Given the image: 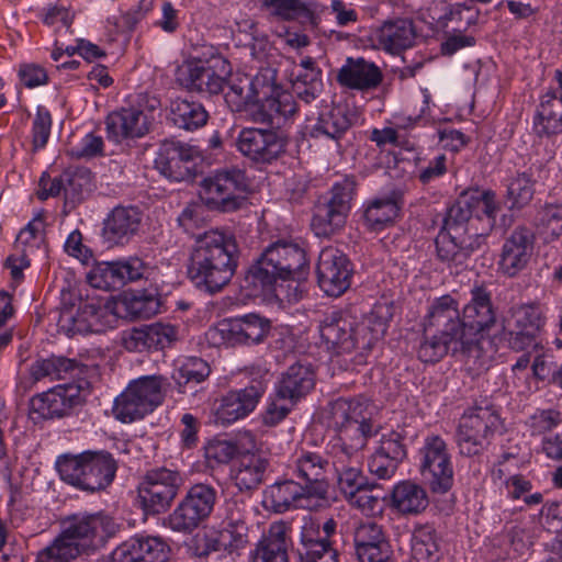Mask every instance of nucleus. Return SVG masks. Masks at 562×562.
<instances>
[{"label":"nucleus","mask_w":562,"mask_h":562,"mask_svg":"<svg viewBox=\"0 0 562 562\" xmlns=\"http://www.w3.org/2000/svg\"><path fill=\"white\" fill-rule=\"evenodd\" d=\"M114 314L109 307L92 303H81L75 306L64 307L57 321L58 330L68 337L75 335L99 334L113 327Z\"/></svg>","instance_id":"17"},{"label":"nucleus","mask_w":562,"mask_h":562,"mask_svg":"<svg viewBox=\"0 0 562 562\" xmlns=\"http://www.w3.org/2000/svg\"><path fill=\"white\" fill-rule=\"evenodd\" d=\"M238 246L233 234L210 229L195 237L188 276L194 284L210 293L227 285L237 267Z\"/></svg>","instance_id":"2"},{"label":"nucleus","mask_w":562,"mask_h":562,"mask_svg":"<svg viewBox=\"0 0 562 562\" xmlns=\"http://www.w3.org/2000/svg\"><path fill=\"white\" fill-rule=\"evenodd\" d=\"M328 467V461L319 453L307 450L296 451L290 463L293 475L304 482L310 497L317 498L323 505L328 502L329 485L325 479Z\"/></svg>","instance_id":"28"},{"label":"nucleus","mask_w":562,"mask_h":562,"mask_svg":"<svg viewBox=\"0 0 562 562\" xmlns=\"http://www.w3.org/2000/svg\"><path fill=\"white\" fill-rule=\"evenodd\" d=\"M286 528L282 522L272 524L268 533L251 552L252 562H289Z\"/></svg>","instance_id":"45"},{"label":"nucleus","mask_w":562,"mask_h":562,"mask_svg":"<svg viewBox=\"0 0 562 562\" xmlns=\"http://www.w3.org/2000/svg\"><path fill=\"white\" fill-rule=\"evenodd\" d=\"M337 522L329 518L321 524L312 517H304L300 532L297 553L301 562H338V552L333 547Z\"/></svg>","instance_id":"18"},{"label":"nucleus","mask_w":562,"mask_h":562,"mask_svg":"<svg viewBox=\"0 0 562 562\" xmlns=\"http://www.w3.org/2000/svg\"><path fill=\"white\" fill-rule=\"evenodd\" d=\"M211 373V368L206 361L198 357H188L178 360L172 378L176 383L182 387L187 384H199L203 382Z\"/></svg>","instance_id":"53"},{"label":"nucleus","mask_w":562,"mask_h":562,"mask_svg":"<svg viewBox=\"0 0 562 562\" xmlns=\"http://www.w3.org/2000/svg\"><path fill=\"white\" fill-rule=\"evenodd\" d=\"M391 317V307L386 304L374 305L360 323L348 313L331 312L319 323V336L333 357L350 356L345 363L347 370L350 364L366 362L373 345L384 336Z\"/></svg>","instance_id":"1"},{"label":"nucleus","mask_w":562,"mask_h":562,"mask_svg":"<svg viewBox=\"0 0 562 562\" xmlns=\"http://www.w3.org/2000/svg\"><path fill=\"white\" fill-rule=\"evenodd\" d=\"M460 349L456 342L430 330L424 329V338L418 347V358L423 362H436L446 356L449 349Z\"/></svg>","instance_id":"54"},{"label":"nucleus","mask_w":562,"mask_h":562,"mask_svg":"<svg viewBox=\"0 0 562 562\" xmlns=\"http://www.w3.org/2000/svg\"><path fill=\"white\" fill-rule=\"evenodd\" d=\"M535 194V182L526 172L513 178L507 188V198L512 209H521L529 204Z\"/></svg>","instance_id":"57"},{"label":"nucleus","mask_w":562,"mask_h":562,"mask_svg":"<svg viewBox=\"0 0 562 562\" xmlns=\"http://www.w3.org/2000/svg\"><path fill=\"white\" fill-rule=\"evenodd\" d=\"M347 502L366 516H375L383 513L382 497L369 486L360 488V491L347 498Z\"/></svg>","instance_id":"61"},{"label":"nucleus","mask_w":562,"mask_h":562,"mask_svg":"<svg viewBox=\"0 0 562 562\" xmlns=\"http://www.w3.org/2000/svg\"><path fill=\"white\" fill-rule=\"evenodd\" d=\"M462 321L469 346L477 342L496 323V313L491 292L475 285L470 291V300L462 308Z\"/></svg>","instance_id":"27"},{"label":"nucleus","mask_w":562,"mask_h":562,"mask_svg":"<svg viewBox=\"0 0 562 562\" xmlns=\"http://www.w3.org/2000/svg\"><path fill=\"white\" fill-rule=\"evenodd\" d=\"M412 555L417 562H435L439 558V543L432 526L424 525L414 529L411 539Z\"/></svg>","instance_id":"50"},{"label":"nucleus","mask_w":562,"mask_h":562,"mask_svg":"<svg viewBox=\"0 0 562 562\" xmlns=\"http://www.w3.org/2000/svg\"><path fill=\"white\" fill-rule=\"evenodd\" d=\"M481 243L479 229L470 233V228L459 222L449 211L435 240L438 258L449 267L457 269L465 265Z\"/></svg>","instance_id":"11"},{"label":"nucleus","mask_w":562,"mask_h":562,"mask_svg":"<svg viewBox=\"0 0 562 562\" xmlns=\"http://www.w3.org/2000/svg\"><path fill=\"white\" fill-rule=\"evenodd\" d=\"M382 543L389 542L380 525L371 520L362 521L358 525L355 530L356 552L363 549L382 547Z\"/></svg>","instance_id":"60"},{"label":"nucleus","mask_w":562,"mask_h":562,"mask_svg":"<svg viewBox=\"0 0 562 562\" xmlns=\"http://www.w3.org/2000/svg\"><path fill=\"white\" fill-rule=\"evenodd\" d=\"M352 192V183L342 180L331 187L329 196L316 203L311 227L317 237L329 238L344 228L350 211Z\"/></svg>","instance_id":"10"},{"label":"nucleus","mask_w":562,"mask_h":562,"mask_svg":"<svg viewBox=\"0 0 562 562\" xmlns=\"http://www.w3.org/2000/svg\"><path fill=\"white\" fill-rule=\"evenodd\" d=\"M532 128L540 137L562 133V106L555 100L542 95L533 115Z\"/></svg>","instance_id":"49"},{"label":"nucleus","mask_w":562,"mask_h":562,"mask_svg":"<svg viewBox=\"0 0 562 562\" xmlns=\"http://www.w3.org/2000/svg\"><path fill=\"white\" fill-rule=\"evenodd\" d=\"M247 514L241 504L228 502L221 529L209 540V548L239 555L249 542Z\"/></svg>","instance_id":"25"},{"label":"nucleus","mask_w":562,"mask_h":562,"mask_svg":"<svg viewBox=\"0 0 562 562\" xmlns=\"http://www.w3.org/2000/svg\"><path fill=\"white\" fill-rule=\"evenodd\" d=\"M196 155V150L182 143H166L162 145L156 166L166 177L180 180L189 175L187 166Z\"/></svg>","instance_id":"42"},{"label":"nucleus","mask_w":562,"mask_h":562,"mask_svg":"<svg viewBox=\"0 0 562 562\" xmlns=\"http://www.w3.org/2000/svg\"><path fill=\"white\" fill-rule=\"evenodd\" d=\"M269 76L259 74L255 77L237 74L227 83V91L224 99L233 112L243 113L252 122V112H256L263 90L269 88L267 81Z\"/></svg>","instance_id":"30"},{"label":"nucleus","mask_w":562,"mask_h":562,"mask_svg":"<svg viewBox=\"0 0 562 562\" xmlns=\"http://www.w3.org/2000/svg\"><path fill=\"white\" fill-rule=\"evenodd\" d=\"M294 404L290 401L281 398L274 393L267 404L266 409L261 414V422L267 427L279 425L292 411Z\"/></svg>","instance_id":"64"},{"label":"nucleus","mask_w":562,"mask_h":562,"mask_svg":"<svg viewBox=\"0 0 562 562\" xmlns=\"http://www.w3.org/2000/svg\"><path fill=\"white\" fill-rule=\"evenodd\" d=\"M308 268L306 252L299 244L279 240L249 268L246 280L256 289L269 292L278 280H305Z\"/></svg>","instance_id":"3"},{"label":"nucleus","mask_w":562,"mask_h":562,"mask_svg":"<svg viewBox=\"0 0 562 562\" xmlns=\"http://www.w3.org/2000/svg\"><path fill=\"white\" fill-rule=\"evenodd\" d=\"M78 402L79 389L77 385H57L31 400L30 416L34 420L61 417Z\"/></svg>","instance_id":"32"},{"label":"nucleus","mask_w":562,"mask_h":562,"mask_svg":"<svg viewBox=\"0 0 562 562\" xmlns=\"http://www.w3.org/2000/svg\"><path fill=\"white\" fill-rule=\"evenodd\" d=\"M75 361L64 357H50L34 361L29 369L31 385L48 379L49 381L61 380L75 369Z\"/></svg>","instance_id":"51"},{"label":"nucleus","mask_w":562,"mask_h":562,"mask_svg":"<svg viewBox=\"0 0 562 562\" xmlns=\"http://www.w3.org/2000/svg\"><path fill=\"white\" fill-rule=\"evenodd\" d=\"M357 114L347 104H336L322 113L311 131L313 137L338 140L355 123Z\"/></svg>","instance_id":"43"},{"label":"nucleus","mask_w":562,"mask_h":562,"mask_svg":"<svg viewBox=\"0 0 562 562\" xmlns=\"http://www.w3.org/2000/svg\"><path fill=\"white\" fill-rule=\"evenodd\" d=\"M315 384L312 368L303 363H294L281 374L276 384V394L290 403H295L311 392Z\"/></svg>","instance_id":"41"},{"label":"nucleus","mask_w":562,"mask_h":562,"mask_svg":"<svg viewBox=\"0 0 562 562\" xmlns=\"http://www.w3.org/2000/svg\"><path fill=\"white\" fill-rule=\"evenodd\" d=\"M266 390L262 381H252L244 389L227 392L213 408V423L229 426L247 417L255 411Z\"/></svg>","instance_id":"23"},{"label":"nucleus","mask_w":562,"mask_h":562,"mask_svg":"<svg viewBox=\"0 0 562 562\" xmlns=\"http://www.w3.org/2000/svg\"><path fill=\"white\" fill-rule=\"evenodd\" d=\"M402 204V194L397 191L369 200L363 205L364 226L372 232H380L391 226L400 216Z\"/></svg>","instance_id":"40"},{"label":"nucleus","mask_w":562,"mask_h":562,"mask_svg":"<svg viewBox=\"0 0 562 562\" xmlns=\"http://www.w3.org/2000/svg\"><path fill=\"white\" fill-rule=\"evenodd\" d=\"M142 213L134 206L114 207L103 224V237L111 245H124L135 236L142 224Z\"/></svg>","instance_id":"36"},{"label":"nucleus","mask_w":562,"mask_h":562,"mask_svg":"<svg viewBox=\"0 0 562 562\" xmlns=\"http://www.w3.org/2000/svg\"><path fill=\"white\" fill-rule=\"evenodd\" d=\"M182 479L167 468L149 470L137 487L138 503L147 515L165 513L177 497Z\"/></svg>","instance_id":"13"},{"label":"nucleus","mask_w":562,"mask_h":562,"mask_svg":"<svg viewBox=\"0 0 562 562\" xmlns=\"http://www.w3.org/2000/svg\"><path fill=\"white\" fill-rule=\"evenodd\" d=\"M333 465L338 476V487L346 499L367 486L360 470L359 450L334 447Z\"/></svg>","instance_id":"38"},{"label":"nucleus","mask_w":562,"mask_h":562,"mask_svg":"<svg viewBox=\"0 0 562 562\" xmlns=\"http://www.w3.org/2000/svg\"><path fill=\"white\" fill-rule=\"evenodd\" d=\"M60 479L82 491L108 487L115 477L117 464L108 451L87 450L77 456H63L56 462Z\"/></svg>","instance_id":"4"},{"label":"nucleus","mask_w":562,"mask_h":562,"mask_svg":"<svg viewBox=\"0 0 562 562\" xmlns=\"http://www.w3.org/2000/svg\"><path fill=\"white\" fill-rule=\"evenodd\" d=\"M501 427L498 411L488 401L468 408L461 416L457 429L460 453L468 457L481 453Z\"/></svg>","instance_id":"5"},{"label":"nucleus","mask_w":562,"mask_h":562,"mask_svg":"<svg viewBox=\"0 0 562 562\" xmlns=\"http://www.w3.org/2000/svg\"><path fill=\"white\" fill-rule=\"evenodd\" d=\"M422 475L435 493H447L453 485V467L448 445L439 435L425 437L418 451Z\"/></svg>","instance_id":"14"},{"label":"nucleus","mask_w":562,"mask_h":562,"mask_svg":"<svg viewBox=\"0 0 562 562\" xmlns=\"http://www.w3.org/2000/svg\"><path fill=\"white\" fill-rule=\"evenodd\" d=\"M215 501L216 491L212 486L195 484L167 517L166 525L178 532H191L211 515Z\"/></svg>","instance_id":"15"},{"label":"nucleus","mask_w":562,"mask_h":562,"mask_svg":"<svg viewBox=\"0 0 562 562\" xmlns=\"http://www.w3.org/2000/svg\"><path fill=\"white\" fill-rule=\"evenodd\" d=\"M268 461L259 454L240 457L231 469V479L240 492H250L263 482Z\"/></svg>","instance_id":"44"},{"label":"nucleus","mask_w":562,"mask_h":562,"mask_svg":"<svg viewBox=\"0 0 562 562\" xmlns=\"http://www.w3.org/2000/svg\"><path fill=\"white\" fill-rule=\"evenodd\" d=\"M235 145L249 160L256 164H271L286 151L288 137L272 127H244L239 131Z\"/></svg>","instance_id":"19"},{"label":"nucleus","mask_w":562,"mask_h":562,"mask_svg":"<svg viewBox=\"0 0 562 562\" xmlns=\"http://www.w3.org/2000/svg\"><path fill=\"white\" fill-rule=\"evenodd\" d=\"M89 284L101 290L120 289L116 262H99L87 274Z\"/></svg>","instance_id":"58"},{"label":"nucleus","mask_w":562,"mask_h":562,"mask_svg":"<svg viewBox=\"0 0 562 562\" xmlns=\"http://www.w3.org/2000/svg\"><path fill=\"white\" fill-rule=\"evenodd\" d=\"M267 86L269 88L263 90L258 108L252 112V122L274 130L292 124L299 111L294 95L276 85L272 77H269Z\"/></svg>","instance_id":"21"},{"label":"nucleus","mask_w":562,"mask_h":562,"mask_svg":"<svg viewBox=\"0 0 562 562\" xmlns=\"http://www.w3.org/2000/svg\"><path fill=\"white\" fill-rule=\"evenodd\" d=\"M428 505L427 492L424 487L409 480L394 485L391 494V506L402 515H416Z\"/></svg>","instance_id":"47"},{"label":"nucleus","mask_w":562,"mask_h":562,"mask_svg":"<svg viewBox=\"0 0 562 562\" xmlns=\"http://www.w3.org/2000/svg\"><path fill=\"white\" fill-rule=\"evenodd\" d=\"M170 117L178 127L193 131L206 124L209 114L200 102L177 98L170 103Z\"/></svg>","instance_id":"48"},{"label":"nucleus","mask_w":562,"mask_h":562,"mask_svg":"<svg viewBox=\"0 0 562 562\" xmlns=\"http://www.w3.org/2000/svg\"><path fill=\"white\" fill-rule=\"evenodd\" d=\"M149 349H164L169 347L178 335L177 328L171 324L154 323L146 326Z\"/></svg>","instance_id":"63"},{"label":"nucleus","mask_w":562,"mask_h":562,"mask_svg":"<svg viewBox=\"0 0 562 562\" xmlns=\"http://www.w3.org/2000/svg\"><path fill=\"white\" fill-rule=\"evenodd\" d=\"M271 13L284 21L302 20L317 24L323 7L315 1L304 0H261Z\"/></svg>","instance_id":"46"},{"label":"nucleus","mask_w":562,"mask_h":562,"mask_svg":"<svg viewBox=\"0 0 562 562\" xmlns=\"http://www.w3.org/2000/svg\"><path fill=\"white\" fill-rule=\"evenodd\" d=\"M46 251L45 221L42 216H35L20 231L13 252L5 260L12 280L20 283L23 270L30 266L31 258L40 254L45 255Z\"/></svg>","instance_id":"22"},{"label":"nucleus","mask_w":562,"mask_h":562,"mask_svg":"<svg viewBox=\"0 0 562 562\" xmlns=\"http://www.w3.org/2000/svg\"><path fill=\"white\" fill-rule=\"evenodd\" d=\"M328 426L339 435L338 447L360 450L368 438L375 435L366 414V406L359 400L337 398L331 402L327 416Z\"/></svg>","instance_id":"7"},{"label":"nucleus","mask_w":562,"mask_h":562,"mask_svg":"<svg viewBox=\"0 0 562 562\" xmlns=\"http://www.w3.org/2000/svg\"><path fill=\"white\" fill-rule=\"evenodd\" d=\"M416 37L414 22L408 18L387 20L375 31L379 46L393 55L413 47Z\"/></svg>","instance_id":"39"},{"label":"nucleus","mask_w":562,"mask_h":562,"mask_svg":"<svg viewBox=\"0 0 562 562\" xmlns=\"http://www.w3.org/2000/svg\"><path fill=\"white\" fill-rule=\"evenodd\" d=\"M122 304L130 316L137 318H148L159 310L158 299L147 295L125 296Z\"/></svg>","instance_id":"62"},{"label":"nucleus","mask_w":562,"mask_h":562,"mask_svg":"<svg viewBox=\"0 0 562 562\" xmlns=\"http://www.w3.org/2000/svg\"><path fill=\"white\" fill-rule=\"evenodd\" d=\"M80 554L78 543L72 542L61 530L48 546L37 552L36 562H71Z\"/></svg>","instance_id":"52"},{"label":"nucleus","mask_w":562,"mask_h":562,"mask_svg":"<svg viewBox=\"0 0 562 562\" xmlns=\"http://www.w3.org/2000/svg\"><path fill=\"white\" fill-rule=\"evenodd\" d=\"M232 74L229 61L222 55H212L209 60L187 61L179 69L178 82L188 91L218 94Z\"/></svg>","instance_id":"12"},{"label":"nucleus","mask_w":562,"mask_h":562,"mask_svg":"<svg viewBox=\"0 0 562 562\" xmlns=\"http://www.w3.org/2000/svg\"><path fill=\"white\" fill-rule=\"evenodd\" d=\"M138 562H166L169 547L157 537L133 538Z\"/></svg>","instance_id":"56"},{"label":"nucleus","mask_w":562,"mask_h":562,"mask_svg":"<svg viewBox=\"0 0 562 562\" xmlns=\"http://www.w3.org/2000/svg\"><path fill=\"white\" fill-rule=\"evenodd\" d=\"M383 75L381 69L364 58H347L337 74V81L349 89L370 91L380 86Z\"/></svg>","instance_id":"37"},{"label":"nucleus","mask_w":562,"mask_h":562,"mask_svg":"<svg viewBox=\"0 0 562 562\" xmlns=\"http://www.w3.org/2000/svg\"><path fill=\"white\" fill-rule=\"evenodd\" d=\"M117 530L114 519L102 512L72 515L65 520L63 528L71 541L78 543L81 553L104 546Z\"/></svg>","instance_id":"16"},{"label":"nucleus","mask_w":562,"mask_h":562,"mask_svg":"<svg viewBox=\"0 0 562 562\" xmlns=\"http://www.w3.org/2000/svg\"><path fill=\"white\" fill-rule=\"evenodd\" d=\"M416 169L419 181L424 184L430 183L447 172V155L440 151H432L425 157H418Z\"/></svg>","instance_id":"55"},{"label":"nucleus","mask_w":562,"mask_h":562,"mask_svg":"<svg viewBox=\"0 0 562 562\" xmlns=\"http://www.w3.org/2000/svg\"><path fill=\"white\" fill-rule=\"evenodd\" d=\"M535 249L533 233L527 227H516L505 239L499 256L502 273L515 277L527 268Z\"/></svg>","instance_id":"31"},{"label":"nucleus","mask_w":562,"mask_h":562,"mask_svg":"<svg viewBox=\"0 0 562 562\" xmlns=\"http://www.w3.org/2000/svg\"><path fill=\"white\" fill-rule=\"evenodd\" d=\"M164 378L144 375L131 381L114 400L113 415L122 423H133L154 412L164 402Z\"/></svg>","instance_id":"6"},{"label":"nucleus","mask_w":562,"mask_h":562,"mask_svg":"<svg viewBox=\"0 0 562 562\" xmlns=\"http://www.w3.org/2000/svg\"><path fill=\"white\" fill-rule=\"evenodd\" d=\"M271 329L270 321L259 314L249 313L243 316L223 319L213 330L227 346L256 345L261 342Z\"/></svg>","instance_id":"26"},{"label":"nucleus","mask_w":562,"mask_h":562,"mask_svg":"<svg viewBox=\"0 0 562 562\" xmlns=\"http://www.w3.org/2000/svg\"><path fill=\"white\" fill-rule=\"evenodd\" d=\"M499 210L501 205L493 191L474 189L461 193L448 211L468 226L470 233L479 229L482 241L495 226Z\"/></svg>","instance_id":"9"},{"label":"nucleus","mask_w":562,"mask_h":562,"mask_svg":"<svg viewBox=\"0 0 562 562\" xmlns=\"http://www.w3.org/2000/svg\"><path fill=\"white\" fill-rule=\"evenodd\" d=\"M316 274L318 285L325 294L339 296L350 286V261L339 249L326 247L319 252Z\"/></svg>","instance_id":"29"},{"label":"nucleus","mask_w":562,"mask_h":562,"mask_svg":"<svg viewBox=\"0 0 562 562\" xmlns=\"http://www.w3.org/2000/svg\"><path fill=\"white\" fill-rule=\"evenodd\" d=\"M105 126L108 138L121 143L146 135L149 131V120L142 109L127 106L110 113Z\"/></svg>","instance_id":"34"},{"label":"nucleus","mask_w":562,"mask_h":562,"mask_svg":"<svg viewBox=\"0 0 562 562\" xmlns=\"http://www.w3.org/2000/svg\"><path fill=\"white\" fill-rule=\"evenodd\" d=\"M246 175L238 168L216 170L200 183L201 200L213 210L232 212L241 207L248 192Z\"/></svg>","instance_id":"8"},{"label":"nucleus","mask_w":562,"mask_h":562,"mask_svg":"<svg viewBox=\"0 0 562 562\" xmlns=\"http://www.w3.org/2000/svg\"><path fill=\"white\" fill-rule=\"evenodd\" d=\"M543 325L538 306L522 304L513 306L503 321V329L508 335V344L514 350L536 346V336Z\"/></svg>","instance_id":"24"},{"label":"nucleus","mask_w":562,"mask_h":562,"mask_svg":"<svg viewBox=\"0 0 562 562\" xmlns=\"http://www.w3.org/2000/svg\"><path fill=\"white\" fill-rule=\"evenodd\" d=\"M537 225L541 233L552 238L562 235V203H546L537 214Z\"/></svg>","instance_id":"59"},{"label":"nucleus","mask_w":562,"mask_h":562,"mask_svg":"<svg viewBox=\"0 0 562 562\" xmlns=\"http://www.w3.org/2000/svg\"><path fill=\"white\" fill-rule=\"evenodd\" d=\"M405 458L406 448L402 435L391 431L382 436L379 447L369 460V471L378 479L390 480Z\"/></svg>","instance_id":"35"},{"label":"nucleus","mask_w":562,"mask_h":562,"mask_svg":"<svg viewBox=\"0 0 562 562\" xmlns=\"http://www.w3.org/2000/svg\"><path fill=\"white\" fill-rule=\"evenodd\" d=\"M425 330L434 331L456 342L460 349L469 348L458 301L449 294L435 299L424 317Z\"/></svg>","instance_id":"20"},{"label":"nucleus","mask_w":562,"mask_h":562,"mask_svg":"<svg viewBox=\"0 0 562 562\" xmlns=\"http://www.w3.org/2000/svg\"><path fill=\"white\" fill-rule=\"evenodd\" d=\"M263 503L276 513H284L291 507L317 509L324 506L317 498H312L302 483L293 480L277 482L265 492Z\"/></svg>","instance_id":"33"}]
</instances>
